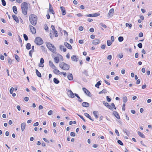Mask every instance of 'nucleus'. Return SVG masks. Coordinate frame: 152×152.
I'll return each instance as SVG.
<instances>
[{"label": "nucleus", "instance_id": "obj_1", "mask_svg": "<svg viewBox=\"0 0 152 152\" xmlns=\"http://www.w3.org/2000/svg\"><path fill=\"white\" fill-rule=\"evenodd\" d=\"M29 20L30 22L33 26H35L37 24V16L34 14H31L29 16Z\"/></svg>", "mask_w": 152, "mask_h": 152}, {"label": "nucleus", "instance_id": "obj_2", "mask_svg": "<svg viewBox=\"0 0 152 152\" xmlns=\"http://www.w3.org/2000/svg\"><path fill=\"white\" fill-rule=\"evenodd\" d=\"M23 13L25 15H26L28 8V4L26 2H23L21 5Z\"/></svg>", "mask_w": 152, "mask_h": 152}, {"label": "nucleus", "instance_id": "obj_3", "mask_svg": "<svg viewBox=\"0 0 152 152\" xmlns=\"http://www.w3.org/2000/svg\"><path fill=\"white\" fill-rule=\"evenodd\" d=\"M46 45L48 49L53 53H56V49L55 47L50 42H46Z\"/></svg>", "mask_w": 152, "mask_h": 152}, {"label": "nucleus", "instance_id": "obj_4", "mask_svg": "<svg viewBox=\"0 0 152 152\" xmlns=\"http://www.w3.org/2000/svg\"><path fill=\"white\" fill-rule=\"evenodd\" d=\"M60 67L64 70H68L69 68V66L66 64L62 62H61L59 64Z\"/></svg>", "mask_w": 152, "mask_h": 152}, {"label": "nucleus", "instance_id": "obj_5", "mask_svg": "<svg viewBox=\"0 0 152 152\" xmlns=\"http://www.w3.org/2000/svg\"><path fill=\"white\" fill-rule=\"evenodd\" d=\"M52 56L53 57H54V62L56 63H58L59 61L60 60L61 61H63V58L62 56L59 54H57V56L56 57H55V56L54 55H53V54H52Z\"/></svg>", "mask_w": 152, "mask_h": 152}, {"label": "nucleus", "instance_id": "obj_6", "mask_svg": "<svg viewBox=\"0 0 152 152\" xmlns=\"http://www.w3.org/2000/svg\"><path fill=\"white\" fill-rule=\"evenodd\" d=\"M34 42L37 45H41L43 43V40L39 37H37L34 40Z\"/></svg>", "mask_w": 152, "mask_h": 152}, {"label": "nucleus", "instance_id": "obj_7", "mask_svg": "<svg viewBox=\"0 0 152 152\" xmlns=\"http://www.w3.org/2000/svg\"><path fill=\"white\" fill-rule=\"evenodd\" d=\"M82 89L84 93L88 96L91 97V94L90 91L85 88H83Z\"/></svg>", "mask_w": 152, "mask_h": 152}, {"label": "nucleus", "instance_id": "obj_8", "mask_svg": "<svg viewBox=\"0 0 152 152\" xmlns=\"http://www.w3.org/2000/svg\"><path fill=\"white\" fill-rule=\"evenodd\" d=\"M100 15V14L99 13H95L86 15L85 16L87 17H95L99 16Z\"/></svg>", "mask_w": 152, "mask_h": 152}, {"label": "nucleus", "instance_id": "obj_9", "mask_svg": "<svg viewBox=\"0 0 152 152\" xmlns=\"http://www.w3.org/2000/svg\"><path fill=\"white\" fill-rule=\"evenodd\" d=\"M30 29L31 32L33 34H34L36 33V30L35 28L33 26L30 25Z\"/></svg>", "mask_w": 152, "mask_h": 152}, {"label": "nucleus", "instance_id": "obj_10", "mask_svg": "<svg viewBox=\"0 0 152 152\" xmlns=\"http://www.w3.org/2000/svg\"><path fill=\"white\" fill-rule=\"evenodd\" d=\"M68 95L69 97L72 98L75 97L74 94L71 90H69L68 91Z\"/></svg>", "mask_w": 152, "mask_h": 152}, {"label": "nucleus", "instance_id": "obj_11", "mask_svg": "<svg viewBox=\"0 0 152 152\" xmlns=\"http://www.w3.org/2000/svg\"><path fill=\"white\" fill-rule=\"evenodd\" d=\"M71 58L72 61L75 62H77L78 60V58L77 56L76 55H73L71 57Z\"/></svg>", "mask_w": 152, "mask_h": 152}, {"label": "nucleus", "instance_id": "obj_12", "mask_svg": "<svg viewBox=\"0 0 152 152\" xmlns=\"http://www.w3.org/2000/svg\"><path fill=\"white\" fill-rule=\"evenodd\" d=\"M60 9L62 12V15H64L66 14V11L65 10V7L63 6H61L60 7Z\"/></svg>", "mask_w": 152, "mask_h": 152}, {"label": "nucleus", "instance_id": "obj_13", "mask_svg": "<svg viewBox=\"0 0 152 152\" xmlns=\"http://www.w3.org/2000/svg\"><path fill=\"white\" fill-rule=\"evenodd\" d=\"M49 65L52 68H53V69H56V67L54 65L53 62L51 61H49Z\"/></svg>", "mask_w": 152, "mask_h": 152}, {"label": "nucleus", "instance_id": "obj_14", "mask_svg": "<svg viewBox=\"0 0 152 152\" xmlns=\"http://www.w3.org/2000/svg\"><path fill=\"white\" fill-rule=\"evenodd\" d=\"M64 45L68 49H72V46L69 44L67 42H64Z\"/></svg>", "mask_w": 152, "mask_h": 152}, {"label": "nucleus", "instance_id": "obj_15", "mask_svg": "<svg viewBox=\"0 0 152 152\" xmlns=\"http://www.w3.org/2000/svg\"><path fill=\"white\" fill-rule=\"evenodd\" d=\"M26 123L25 122H23L21 123V129L22 131L23 132L25 129L26 127Z\"/></svg>", "mask_w": 152, "mask_h": 152}, {"label": "nucleus", "instance_id": "obj_16", "mask_svg": "<svg viewBox=\"0 0 152 152\" xmlns=\"http://www.w3.org/2000/svg\"><path fill=\"white\" fill-rule=\"evenodd\" d=\"M49 10L50 12H51L52 14H54V12L53 7L50 4H49Z\"/></svg>", "mask_w": 152, "mask_h": 152}, {"label": "nucleus", "instance_id": "obj_17", "mask_svg": "<svg viewBox=\"0 0 152 152\" xmlns=\"http://www.w3.org/2000/svg\"><path fill=\"white\" fill-rule=\"evenodd\" d=\"M82 105L84 107H88L89 106V104L87 102H84L82 103Z\"/></svg>", "mask_w": 152, "mask_h": 152}, {"label": "nucleus", "instance_id": "obj_18", "mask_svg": "<svg viewBox=\"0 0 152 152\" xmlns=\"http://www.w3.org/2000/svg\"><path fill=\"white\" fill-rule=\"evenodd\" d=\"M113 114L115 115V116L118 119H119L120 118V116L118 113L116 111H114L113 113Z\"/></svg>", "mask_w": 152, "mask_h": 152}, {"label": "nucleus", "instance_id": "obj_19", "mask_svg": "<svg viewBox=\"0 0 152 152\" xmlns=\"http://www.w3.org/2000/svg\"><path fill=\"white\" fill-rule=\"evenodd\" d=\"M12 17L13 19L17 23H19V20L17 17L15 15H12Z\"/></svg>", "mask_w": 152, "mask_h": 152}, {"label": "nucleus", "instance_id": "obj_20", "mask_svg": "<svg viewBox=\"0 0 152 152\" xmlns=\"http://www.w3.org/2000/svg\"><path fill=\"white\" fill-rule=\"evenodd\" d=\"M100 40L98 39H95L93 40L92 44L94 45H97L99 43Z\"/></svg>", "mask_w": 152, "mask_h": 152}, {"label": "nucleus", "instance_id": "obj_21", "mask_svg": "<svg viewBox=\"0 0 152 152\" xmlns=\"http://www.w3.org/2000/svg\"><path fill=\"white\" fill-rule=\"evenodd\" d=\"M68 79L70 80H72L73 79V76L72 74H69L67 76Z\"/></svg>", "mask_w": 152, "mask_h": 152}, {"label": "nucleus", "instance_id": "obj_22", "mask_svg": "<svg viewBox=\"0 0 152 152\" xmlns=\"http://www.w3.org/2000/svg\"><path fill=\"white\" fill-rule=\"evenodd\" d=\"M12 10L13 12L15 14H17L18 13V11L17 10V9L16 6H13L12 7Z\"/></svg>", "mask_w": 152, "mask_h": 152}, {"label": "nucleus", "instance_id": "obj_23", "mask_svg": "<svg viewBox=\"0 0 152 152\" xmlns=\"http://www.w3.org/2000/svg\"><path fill=\"white\" fill-rule=\"evenodd\" d=\"M114 10L113 9H111L110 10L108 13V15L109 16H111L114 13Z\"/></svg>", "mask_w": 152, "mask_h": 152}, {"label": "nucleus", "instance_id": "obj_24", "mask_svg": "<svg viewBox=\"0 0 152 152\" xmlns=\"http://www.w3.org/2000/svg\"><path fill=\"white\" fill-rule=\"evenodd\" d=\"M84 115L86 117H87L89 119L91 120L92 121H93L94 120V119H93L91 118V117L90 116V115H89L87 113H84Z\"/></svg>", "mask_w": 152, "mask_h": 152}, {"label": "nucleus", "instance_id": "obj_25", "mask_svg": "<svg viewBox=\"0 0 152 152\" xmlns=\"http://www.w3.org/2000/svg\"><path fill=\"white\" fill-rule=\"evenodd\" d=\"M44 61L43 58H41L40 59V63L41 64H42V66H40V65H39V66L40 67H43L44 65H43V64L44 63Z\"/></svg>", "mask_w": 152, "mask_h": 152}, {"label": "nucleus", "instance_id": "obj_26", "mask_svg": "<svg viewBox=\"0 0 152 152\" xmlns=\"http://www.w3.org/2000/svg\"><path fill=\"white\" fill-rule=\"evenodd\" d=\"M123 132L125 133L126 135L129 136L130 135L129 132L126 129H124L123 130Z\"/></svg>", "mask_w": 152, "mask_h": 152}, {"label": "nucleus", "instance_id": "obj_27", "mask_svg": "<svg viewBox=\"0 0 152 152\" xmlns=\"http://www.w3.org/2000/svg\"><path fill=\"white\" fill-rule=\"evenodd\" d=\"M138 135H139V136L140 137H141L142 138H145V136H144V134L141 133L139 131L138 132Z\"/></svg>", "mask_w": 152, "mask_h": 152}, {"label": "nucleus", "instance_id": "obj_28", "mask_svg": "<svg viewBox=\"0 0 152 152\" xmlns=\"http://www.w3.org/2000/svg\"><path fill=\"white\" fill-rule=\"evenodd\" d=\"M36 72L37 76L39 77H41L42 76L41 74L39 72L37 69H36Z\"/></svg>", "mask_w": 152, "mask_h": 152}, {"label": "nucleus", "instance_id": "obj_29", "mask_svg": "<svg viewBox=\"0 0 152 152\" xmlns=\"http://www.w3.org/2000/svg\"><path fill=\"white\" fill-rule=\"evenodd\" d=\"M101 81H99L97 83L95 84V86L98 88H99V86L101 85Z\"/></svg>", "mask_w": 152, "mask_h": 152}, {"label": "nucleus", "instance_id": "obj_30", "mask_svg": "<svg viewBox=\"0 0 152 152\" xmlns=\"http://www.w3.org/2000/svg\"><path fill=\"white\" fill-rule=\"evenodd\" d=\"M31 45L30 43H27L26 44V48L27 49L29 50L31 48Z\"/></svg>", "mask_w": 152, "mask_h": 152}, {"label": "nucleus", "instance_id": "obj_31", "mask_svg": "<svg viewBox=\"0 0 152 152\" xmlns=\"http://www.w3.org/2000/svg\"><path fill=\"white\" fill-rule=\"evenodd\" d=\"M107 90L106 89H103L101 91L99 92V94H103V93L105 94V93H107Z\"/></svg>", "mask_w": 152, "mask_h": 152}, {"label": "nucleus", "instance_id": "obj_32", "mask_svg": "<svg viewBox=\"0 0 152 152\" xmlns=\"http://www.w3.org/2000/svg\"><path fill=\"white\" fill-rule=\"evenodd\" d=\"M53 81L54 83L56 84H58L60 82L58 80V79L56 78H54L53 79Z\"/></svg>", "mask_w": 152, "mask_h": 152}, {"label": "nucleus", "instance_id": "obj_33", "mask_svg": "<svg viewBox=\"0 0 152 152\" xmlns=\"http://www.w3.org/2000/svg\"><path fill=\"white\" fill-rule=\"evenodd\" d=\"M93 114L94 115V116L96 118H98V116L97 115V111H95L93 112Z\"/></svg>", "mask_w": 152, "mask_h": 152}, {"label": "nucleus", "instance_id": "obj_34", "mask_svg": "<svg viewBox=\"0 0 152 152\" xmlns=\"http://www.w3.org/2000/svg\"><path fill=\"white\" fill-rule=\"evenodd\" d=\"M15 58L16 60L18 61L19 62L20 60V59L19 57L16 54L15 55Z\"/></svg>", "mask_w": 152, "mask_h": 152}, {"label": "nucleus", "instance_id": "obj_35", "mask_svg": "<svg viewBox=\"0 0 152 152\" xmlns=\"http://www.w3.org/2000/svg\"><path fill=\"white\" fill-rule=\"evenodd\" d=\"M7 61H8V62L9 64H10L11 65L12 64V61L11 60V59L10 58L8 57V58Z\"/></svg>", "mask_w": 152, "mask_h": 152}, {"label": "nucleus", "instance_id": "obj_36", "mask_svg": "<svg viewBox=\"0 0 152 152\" xmlns=\"http://www.w3.org/2000/svg\"><path fill=\"white\" fill-rule=\"evenodd\" d=\"M118 41L120 42H121L124 40V38L123 37L120 36L118 38Z\"/></svg>", "mask_w": 152, "mask_h": 152}, {"label": "nucleus", "instance_id": "obj_37", "mask_svg": "<svg viewBox=\"0 0 152 152\" xmlns=\"http://www.w3.org/2000/svg\"><path fill=\"white\" fill-rule=\"evenodd\" d=\"M54 69V70L53 71L54 73L55 74H58V73L60 71L59 70L56 69Z\"/></svg>", "mask_w": 152, "mask_h": 152}, {"label": "nucleus", "instance_id": "obj_38", "mask_svg": "<svg viewBox=\"0 0 152 152\" xmlns=\"http://www.w3.org/2000/svg\"><path fill=\"white\" fill-rule=\"evenodd\" d=\"M127 101V99L126 96H124L123 97V102L124 103H125Z\"/></svg>", "mask_w": 152, "mask_h": 152}, {"label": "nucleus", "instance_id": "obj_39", "mask_svg": "<svg viewBox=\"0 0 152 152\" xmlns=\"http://www.w3.org/2000/svg\"><path fill=\"white\" fill-rule=\"evenodd\" d=\"M117 142L118 144L121 145H123L124 144L120 140H118L117 141Z\"/></svg>", "mask_w": 152, "mask_h": 152}, {"label": "nucleus", "instance_id": "obj_40", "mask_svg": "<svg viewBox=\"0 0 152 152\" xmlns=\"http://www.w3.org/2000/svg\"><path fill=\"white\" fill-rule=\"evenodd\" d=\"M23 37L24 38L25 40L27 41L28 40V37L26 34H23Z\"/></svg>", "mask_w": 152, "mask_h": 152}, {"label": "nucleus", "instance_id": "obj_41", "mask_svg": "<svg viewBox=\"0 0 152 152\" xmlns=\"http://www.w3.org/2000/svg\"><path fill=\"white\" fill-rule=\"evenodd\" d=\"M126 27H129L130 28H131L132 26V25L131 24H129L128 23H126Z\"/></svg>", "mask_w": 152, "mask_h": 152}, {"label": "nucleus", "instance_id": "obj_42", "mask_svg": "<svg viewBox=\"0 0 152 152\" xmlns=\"http://www.w3.org/2000/svg\"><path fill=\"white\" fill-rule=\"evenodd\" d=\"M107 44L108 46H110L112 44V42L110 40H107Z\"/></svg>", "mask_w": 152, "mask_h": 152}, {"label": "nucleus", "instance_id": "obj_43", "mask_svg": "<svg viewBox=\"0 0 152 152\" xmlns=\"http://www.w3.org/2000/svg\"><path fill=\"white\" fill-rule=\"evenodd\" d=\"M2 5L4 6L6 5V2L4 0H1V1Z\"/></svg>", "mask_w": 152, "mask_h": 152}, {"label": "nucleus", "instance_id": "obj_44", "mask_svg": "<svg viewBox=\"0 0 152 152\" xmlns=\"http://www.w3.org/2000/svg\"><path fill=\"white\" fill-rule=\"evenodd\" d=\"M77 115L80 118H81L83 120V121L84 122H86V121L85 120V119H84V118L83 117V116L81 115H79L78 114H77Z\"/></svg>", "mask_w": 152, "mask_h": 152}, {"label": "nucleus", "instance_id": "obj_45", "mask_svg": "<svg viewBox=\"0 0 152 152\" xmlns=\"http://www.w3.org/2000/svg\"><path fill=\"white\" fill-rule=\"evenodd\" d=\"M99 25L103 27L104 28H106L107 27V26L106 25L103 24L102 23H100L99 24Z\"/></svg>", "mask_w": 152, "mask_h": 152}, {"label": "nucleus", "instance_id": "obj_46", "mask_svg": "<svg viewBox=\"0 0 152 152\" xmlns=\"http://www.w3.org/2000/svg\"><path fill=\"white\" fill-rule=\"evenodd\" d=\"M137 46L140 48H142V44L140 43L138 44Z\"/></svg>", "mask_w": 152, "mask_h": 152}, {"label": "nucleus", "instance_id": "obj_47", "mask_svg": "<svg viewBox=\"0 0 152 152\" xmlns=\"http://www.w3.org/2000/svg\"><path fill=\"white\" fill-rule=\"evenodd\" d=\"M106 98L107 101L108 102H110L111 101V99L109 97V96H106Z\"/></svg>", "mask_w": 152, "mask_h": 152}, {"label": "nucleus", "instance_id": "obj_48", "mask_svg": "<svg viewBox=\"0 0 152 152\" xmlns=\"http://www.w3.org/2000/svg\"><path fill=\"white\" fill-rule=\"evenodd\" d=\"M14 89V88L13 87H12L11 88L10 90V92L11 94H12V93Z\"/></svg>", "mask_w": 152, "mask_h": 152}, {"label": "nucleus", "instance_id": "obj_49", "mask_svg": "<svg viewBox=\"0 0 152 152\" xmlns=\"http://www.w3.org/2000/svg\"><path fill=\"white\" fill-rule=\"evenodd\" d=\"M53 111L52 110H50L48 112V114L49 115H51L53 114Z\"/></svg>", "mask_w": 152, "mask_h": 152}, {"label": "nucleus", "instance_id": "obj_50", "mask_svg": "<svg viewBox=\"0 0 152 152\" xmlns=\"http://www.w3.org/2000/svg\"><path fill=\"white\" fill-rule=\"evenodd\" d=\"M70 135L72 137H75V133L74 132H71Z\"/></svg>", "mask_w": 152, "mask_h": 152}, {"label": "nucleus", "instance_id": "obj_51", "mask_svg": "<svg viewBox=\"0 0 152 152\" xmlns=\"http://www.w3.org/2000/svg\"><path fill=\"white\" fill-rule=\"evenodd\" d=\"M103 103L106 107H107L108 105H109V104L105 101H103Z\"/></svg>", "mask_w": 152, "mask_h": 152}, {"label": "nucleus", "instance_id": "obj_52", "mask_svg": "<svg viewBox=\"0 0 152 152\" xmlns=\"http://www.w3.org/2000/svg\"><path fill=\"white\" fill-rule=\"evenodd\" d=\"M54 33L55 34V36L56 37H58V32L57 31H56V30L55 31H54Z\"/></svg>", "mask_w": 152, "mask_h": 152}, {"label": "nucleus", "instance_id": "obj_53", "mask_svg": "<svg viewBox=\"0 0 152 152\" xmlns=\"http://www.w3.org/2000/svg\"><path fill=\"white\" fill-rule=\"evenodd\" d=\"M106 107H107L110 110H112L113 109L112 107L109 104V105H108Z\"/></svg>", "mask_w": 152, "mask_h": 152}, {"label": "nucleus", "instance_id": "obj_54", "mask_svg": "<svg viewBox=\"0 0 152 152\" xmlns=\"http://www.w3.org/2000/svg\"><path fill=\"white\" fill-rule=\"evenodd\" d=\"M83 73L86 76H88V73L86 70H84L83 72Z\"/></svg>", "mask_w": 152, "mask_h": 152}, {"label": "nucleus", "instance_id": "obj_55", "mask_svg": "<svg viewBox=\"0 0 152 152\" xmlns=\"http://www.w3.org/2000/svg\"><path fill=\"white\" fill-rule=\"evenodd\" d=\"M115 132L116 134L118 136H119V134L118 132V130L117 129H115Z\"/></svg>", "mask_w": 152, "mask_h": 152}, {"label": "nucleus", "instance_id": "obj_56", "mask_svg": "<svg viewBox=\"0 0 152 152\" xmlns=\"http://www.w3.org/2000/svg\"><path fill=\"white\" fill-rule=\"evenodd\" d=\"M143 34L142 32L140 33L139 34V37H142L143 36Z\"/></svg>", "mask_w": 152, "mask_h": 152}, {"label": "nucleus", "instance_id": "obj_57", "mask_svg": "<svg viewBox=\"0 0 152 152\" xmlns=\"http://www.w3.org/2000/svg\"><path fill=\"white\" fill-rule=\"evenodd\" d=\"M125 103H124L123 104V107L122 108V110L124 111L125 110Z\"/></svg>", "mask_w": 152, "mask_h": 152}, {"label": "nucleus", "instance_id": "obj_58", "mask_svg": "<svg viewBox=\"0 0 152 152\" xmlns=\"http://www.w3.org/2000/svg\"><path fill=\"white\" fill-rule=\"evenodd\" d=\"M112 58V56L111 55H109L107 57V59L108 60H111Z\"/></svg>", "mask_w": 152, "mask_h": 152}, {"label": "nucleus", "instance_id": "obj_59", "mask_svg": "<svg viewBox=\"0 0 152 152\" xmlns=\"http://www.w3.org/2000/svg\"><path fill=\"white\" fill-rule=\"evenodd\" d=\"M123 55L122 53H121V54H119L118 55V57L120 58H121L123 57Z\"/></svg>", "mask_w": 152, "mask_h": 152}, {"label": "nucleus", "instance_id": "obj_60", "mask_svg": "<svg viewBox=\"0 0 152 152\" xmlns=\"http://www.w3.org/2000/svg\"><path fill=\"white\" fill-rule=\"evenodd\" d=\"M32 52H33L31 50H30L29 51V56L31 57H32Z\"/></svg>", "mask_w": 152, "mask_h": 152}, {"label": "nucleus", "instance_id": "obj_61", "mask_svg": "<svg viewBox=\"0 0 152 152\" xmlns=\"http://www.w3.org/2000/svg\"><path fill=\"white\" fill-rule=\"evenodd\" d=\"M83 27L82 26H80L79 28V30L80 31H83Z\"/></svg>", "mask_w": 152, "mask_h": 152}, {"label": "nucleus", "instance_id": "obj_62", "mask_svg": "<svg viewBox=\"0 0 152 152\" xmlns=\"http://www.w3.org/2000/svg\"><path fill=\"white\" fill-rule=\"evenodd\" d=\"M111 104V106L113 107L114 109H116V107H115V104L113 103H112Z\"/></svg>", "mask_w": 152, "mask_h": 152}, {"label": "nucleus", "instance_id": "obj_63", "mask_svg": "<svg viewBox=\"0 0 152 152\" xmlns=\"http://www.w3.org/2000/svg\"><path fill=\"white\" fill-rule=\"evenodd\" d=\"M121 73L123 75L125 73V70L124 69H122L121 70Z\"/></svg>", "mask_w": 152, "mask_h": 152}, {"label": "nucleus", "instance_id": "obj_64", "mask_svg": "<svg viewBox=\"0 0 152 152\" xmlns=\"http://www.w3.org/2000/svg\"><path fill=\"white\" fill-rule=\"evenodd\" d=\"M24 99L25 101L27 102L29 98L28 97H26L24 98Z\"/></svg>", "mask_w": 152, "mask_h": 152}]
</instances>
